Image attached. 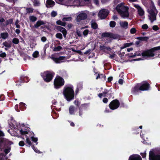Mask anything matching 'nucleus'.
<instances>
[{
	"label": "nucleus",
	"mask_w": 160,
	"mask_h": 160,
	"mask_svg": "<svg viewBox=\"0 0 160 160\" xmlns=\"http://www.w3.org/2000/svg\"><path fill=\"white\" fill-rule=\"evenodd\" d=\"M2 38L5 39L8 36V32H2L0 34Z\"/></svg>",
	"instance_id": "obj_26"
},
{
	"label": "nucleus",
	"mask_w": 160,
	"mask_h": 160,
	"mask_svg": "<svg viewBox=\"0 0 160 160\" xmlns=\"http://www.w3.org/2000/svg\"><path fill=\"white\" fill-rule=\"evenodd\" d=\"M89 30L88 29L85 30L83 32V34L84 36H87Z\"/></svg>",
	"instance_id": "obj_44"
},
{
	"label": "nucleus",
	"mask_w": 160,
	"mask_h": 160,
	"mask_svg": "<svg viewBox=\"0 0 160 160\" xmlns=\"http://www.w3.org/2000/svg\"><path fill=\"white\" fill-rule=\"evenodd\" d=\"M120 103L118 100L116 99L112 101L109 105V108L112 110L118 108L119 106Z\"/></svg>",
	"instance_id": "obj_10"
},
{
	"label": "nucleus",
	"mask_w": 160,
	"mask_h": 160,
	"mask_svg": "<svg viewBox=\"0 0 160 160\" xmlns=\"http://www.w3.org/2000/svg\"><path fill=\"white\" fill-rule=\"evenodd\" d=\"M150 84L147 81H145L135 85L131 90V92L133 95H137L141 91H148L150 89Z\"/></svg>",
	"instance_id": "obj_2"
},
{
	"label": "nucleus",
	"mask_w": 160,
	"mask_h": 160,
	"mask_svg": "<svg viewBox=\"0 0 160 160\" xmlns=\"http://www.w3.org/2000/svg\"><path fill=\"white\" fill-rule=\"evenodd\" d=\"M83 105H84V104H82V107H80L79 108V115L81 117L82 116V115L83 113V111L85 109V108H83L82 107V106Z\"/></svg>",
	"instance_id": "obj_28"
},
{
	"label": "nucleus",
	"mask_w": 160,
	"mask_h": 160,
	"mask_svg": "<svg viewBox=\"0 0 160 160\" xmlns=\"http://www.w3.org/2000/svg\"><path fill=\"white\" fill-rule=\"evenodd\" d=\"M31 139L32 140V141L34 142H36V145H37L38 143V142H37V141L38 140V138H35L34 137H31Z\"/></svg>",
	"instance_id": "obj_39"
},
{
	"label": "nucleus",
	"mask_w": 160,
	"mask_h": 160,
	"mask_svg": "<svg viewBox=\"0 0 160 160\" xmlns=\"http://www.w3.org/2000/svg\"><path fill=\"white\" fill-rule=\"evenodd\" d=\"M20 133L22 135H24L28 134V132L27 131H23L22 129H21L20 131Z\"/></svg>",
	"instance_id": "obj_43"
},
{
	"label": "nucleus",
	"mask_w": 160,
	"mask_h": 160,
	"mask_svg": "<svg viewBox=\"0 0 160 160\" xmlns=\"http://www.w3.org/2000/svg\"><path fill=\"white\" fill-rule=\"evenodd\" d=\"M62 93L67 101L70 102L73 99L75 96L73 86L71 85L65 86L63 89Z\"/></svg>",
	"instance_id": "obj_3"
},
{
	"label": "nucleus",
	"mask_w": 160,
	"mask_h": 160,
	"mask_svg": "<svg viewBox=\"0 0 160 160\" xmlns=\"http://www.w3.org/2000/svg\"><path fill=\"white\" fill-rule=\"evenodd\" d=\"M82 88V85L81 84H78L75 90V94H77L79 90H81Z\"/></svg>",
	"instance_id": "obj_30"
},
{
	"label": "nucleus",
	"mask_w": 160,
	"mask_h": 160,
	"mask_svg": "<svg viewBox=\"0 0 160 160\" xmlns=\"http://www.w3.org/2000/svg\"><path fill=\"white\" fill-rule=\"evenodd\" d=\"M148 12L149 13V17L150 20H156L158 11L156 9L154 3L151 1L148 8Z\"/></svg>",
	"instance_id": "obj_4"
},
{
	"label": "nucleus",
	"mask_w": 160,
	"mask_h": 160,
	"mask_svg": "<svg viewBox=\"0 0 160 160\" xmlns=\"http://www.w3.org/2000/svg\"><path fill=\"white\" fill-rule=\"evenodd\" d=\"M12 42L14 44H18L19 42V39L17 38H14L12 39Z\"/></svg>",
	"instance_id": "obj_36"
},
{
	"label": "nucleus",
	"mask_w": 160,
	"mask_h": 160,
	"mask_svg": "<svg viewBox=\"0 0 160 160\" xmlns=\"http://www.w3.org/2000/svg\"><path fill=\"white\" fill-rule=\"evenodd\" d=\"M33 2L35 6H39L40 4V2L38 0H34Z\"/></svg>",
	"instance_id": "obj_35"
},
{
	"label": "nucleus",
	"mask_w": 160,
	"mask_h": 160,
	"mask_svg": "<svg viewBox=\"0 0 160 160\" xmlns=\"http://www.w3.org/2000/svg\"><path fill=\"white\" fill-rule=\"evenodd\" d=\"M55 74L53 72L47 71L41 72L40 75L45 82H49L52 80Z\"/></svg>",
	"instance_id": "obj_5"
},
{
	"label": "nucleus",
	"mask_w": 160,
	"mask_h": 160,
	"mask_svg": "<svg viewBox=\"0 0 160 160\" xmlns=\"http://www.w3.org/2000/svg\"><path fill=\"white\" fill-rule=\"evenodd\" d=\"M109 91L107 89H105L104 91L102 93H99L98 96L99 98H101L102 96L104 97H108V92Z\"/></svg>",
	"instance_id": "obj_19"
},
{
	"label": "nucleus",
	"mask_w": 160,
	"mask_h": 160,
	"mask_svg": "<svg viewBox=\"0 0 160 160\" xmlns=\"http://www.w3.org/2000/svg\"><path fill=\"white\" fill-rule=\"evenodd\" d=\"M152 28L155 31H157L159 29V27L157 25H154L152 26Z\"/></svg>",
	"instance_id": "obj_48"
},
{
	"label": "nucleus",
	"mask_w": 160,
	"mask_h": 160,
	"mask_svg": "<svg viewBox=\"0 0 160 160\" xmlns=\"http://www.w3.org/2000/svg\"><path fill=\"white\" fill-rule=\"evenodd\" d=\"M128 23L127 22H124L121 23V27L124 29H127L128 28Z\"/></svg>",
	"instance_id": "obj_24"
},
{
	"label": "nucleus",
	"mask_w": 160,
	"mask_h": 160,
	"mask_svg": "<svg viewBox=\"0 0 160 160\" xmlns=\"http://www.w3.org/2000/svg\"><path fill=\"white\" fill-rule=\"evenodd\" d=\"M116 9L117 11L120 14V5L118 4L116 7Z\"/></svg>",
	"instance_id": "obj_47"
},
{
	"label": "nucleus",
	"mask_w": 160,
	"mask_h": 160,
	"mask_svg": "<svg viewBox=\"0 0 160 160\" xmlns=\"http://www.w3.org/2000/svg\"><path fill=\"white\" fill-rule=\"evenodd\" d=\"M62 49V48L60 46H58L55 47L53 49V51L55 52H58L60 51Z\"/></svg>",
	"instance_id": "obj_33"
},
{
	"label": "nucleus",
	"mask_w": 160,
	"mask_h": 160,
	"mask_svg": "<svg viewBox=\"0 0 160 160\" xmlns=\"http://www.w3.org/2000/svg\"><path fill=\"white\" fill-rule=\"evenodd\" d=\"M26 12L28 13H32L33 12V9L32 8H27L26 9Z\"/></svg>",
	"instance_id": "obj_42"
},
{
	"label": "nucleus",
	"mask_w": 160,
	"mask_h": 160,
	"mask_svg": "<svg viewBox=\"0 0 160 160\" xmlns=\"http://www.w3.org/2000/svg\"><path fill=\"white\" fill-rule=\"evenodd\" d=\"M101 36L103 37H105L109 38L114 39H117L119 37V36L117 34L109 33L108 32H105L102 33Z\"/></svg>",
	"instance_id": "obj_11"
},
{
	"label": "nucleus",
	"mask_w": 160,
	"mask_h": 160,
	"mask_svg": "<svg viewBox=\"0 0 160 160\" xmlns=\"http://www.w3.org/2000/svg\"><path fill=\"white\" fill-rule=\"evenodd\" d=\"M56 23L57 24L61 26L65 27L66 25V23L64 22H62L61 21H57Z\"/></svg>",
	"instance_id": "obj_32"
},
{
	"label": "nucleus",
	"mask_w": 160,
	"mask_h": 160,
	"mask_svg": "<svg viewBox=\"0 0 160 160\" xmlns=\"http://www.w3.org/2000/svg\"><path fill=\"white\" fill-rule=\"evenodd\" d=\"M13 142L9 140L4 138H0V149L1 151L3 149L5 155L3 153H0V160H7V158L5 157L6 155L10 152L11 150V145Z\"/></svg>",
	"instance_id": "obj_1"
},
{
	"label": "nucleus",
	"mask_w": 160,
	"mask_h": 160,
	"mask_svg": "<svg viewBox=\"0 0 160 160\" xmlns=\"http://www.w3.org/2000/svg\"><path fill=\"white\" fill-rule=\"evenodd\" d=\"M136 56V54H133L132 53L128 54V57L130 58H134Z\"/></svg>",
	"instance_id": "obj_55"
},
{
	"label": "nucleus",
	"mask_w": 160,
	"mask_h": 160,
	"mask_svg": "<svg viewBox=\"0 0 160 160\" xmlns=\"http://www.w3.org/2000/svg\"><path fill=\"white\" fill-rule=\"evenodd\" d=\"M16 85L19 88L20 86H21L22 84H23L22 83V81L20 78L19 80H17L16 82Z\"/></svg>",
	"instance_id": "obj_31"
},
{
	"label": "nucleus",
	"mask_w": 160,
	"mask_h": 160,
	"mask_svg": "<svg viewBox=\"0 0 160 160\" xmlns=\"http://www.w3.org/2000/svg\"><path fill=\"white\" fill-rule=\"evenodd\" d=\"M75 110V108L74 106L71 105L70 106L69 109V111L70 114H74V112Z\"/></svg>",
	"instance_id": "obj_22"
},
{
	"label": "nucleus",
	"mask_w": 160,
	"mask_h": 160,
	"mask_svg": "<svg viewBox=\"0 0 160 160\" xmlns=\"http://www.w3.org/2000/svg\"><path fill=\"white\" fill-rule=\"evenodd\" d=\"M18 144L20 146L22 147L24 145L25 143L23 141H21L19 142Z\"/></svg>",
	"instance_id": "obj_51"
},
{
	"label": "nucleus",
	"mask_w": 160,
	"mask_h": 160,
	"mask_svg": "<svg viewBox=\"0 0 160 160\" xmlns=\"http://www.w3.org/2000/svg\"><path fill=\"white\" fill-rule=\"evenodd\" d=\"M102 102L104 103H106L108 102V100L107 98H105L103 99Z\"/></svg>",
	"instance_id": "obj_59"
},
{
	"label": "nucleus",
	"mask_w": 160,
	"mask_h": 160,
	"mask_svg": "<svg viewBox=\"0 0 160 160\" xmlns=\"http://www.w3.org/2000/svg\"><path fill=\"white\" fill-rule=\"evenodd\" d=\"M137 30L135 28H132L130 30V32L132 34L135 33L137 32Z\"/></svg>",
	"instance_id": "obj_41"
},
{
	"label": "nucleus",
	"mask_w": 160,
	"mask_h": 160,
	"mask_svg": "<svg viewBox=\"0 0 160 160\" xmlns=\"http://www.w3.org/2000/svg\"><path fill=\"white\" fill-rule=\"evenodd\" d=\"M45 24L42 21H38L34 25V27L36 28H38L41 25Z\"/></svg>",
	"instance_id": "obj_23"
},
{
	"label": "nucleus",
	"mask_w": 160,
	"mask_h": 160,
	"mask_svg": "<svg viewBox=\"0 0 160 160\" xmlns=\"http://www.w3.org/2000/svg\"><path fill=\"white\" fill-rule=\"evenodd\" d=\"M140 154L142 156L143 158H146V151H145L143 153H142V152L140 153Z\"/></svg>",
	"instance_id": "obj_49"
},
{
	"label": "nucleus",
	"mask_w": 160,
	"mask_h": 160,
	"mask_svg": "<svg viewBox=\"0 0 160 160\" xmlns=\"http://www.w3.org/2000/svg\"><path fill=\"white\" fill-rule=\"evenodd\" d=\"M55 28L56 30L62 32L64 38L66 37L67 34V31L65 28L58 26H56Z\"/></svg>",
	"instance_id": "obj_14"
},
{
	"label": "nucleus",
	"mask_w": 160,
	"mask_h": 160,
	"mask_svg": "<svg viewBox=\"0 0 160 160\" xmlns=\"http://www.w3.org/2000/svg\"><path fill=\"white\" fill-rule=\"evenodd\" d=\"M54 88L59 89L62 87L65 83V81L63 78L57 75L54 81Z\"/></svg>",
	"instance_id": "obj_7"
},
{
	"label": "nucleus",
	"mask_w": 160,
	"mask_h": 160,
	"mask_svg": "<svg viewBox=\"0 0 160 160\" xmlns=\"http://www.w3.org/2000/svg\"><path fill=\"white\" fill-rule=\"evenodd\" d=\"M55 4V2L52 0H47L46 5L48 8L53 7Z\"/></svg>",
	"instance_id": "obj_20"
},
{
	"label": "nucleus",
	"mask_w": 160,
	"mask_h": 160,
	"mask_svg": "<svg viewBox=\"0 0 160 160\" xmlns=\"http://www.w3.org/2000/svg\"><path fill=\"white\" fill-rule=\"evenodd\" d=\"M91 51V49H89L88 50L84 52L85 54H88Z\"/></svg>",
	"instance_id": "obj_64"
},
{
	"label": "nucleus",
	"mask_w": 160,
	"mask_h": 160,
	"mask_svg": "<svg viewBox=\"0 0 160 160\" xmlns=\"http://www.w3.org/2000/svg\"><path fill=\"white\" fill-rule=\"evenodd\" d=\"M142 28L143 29H147L148 28V26L147 24H144L142 26Z\"/></svg>",
	"instance_id": "obj_53"
},
{
	"label": "nucleus",
	"mask_w": 160,
	"mask_h": 160,
	"mask_svg": "<svg viewBox=\"0 0 160 160\" xmlns=\"http://www.w3.org/2000/svg\"><path fill=\"white\" fill-rule=\"evenodd\" d=\"M159 50H160V46L155 47L149 50L143 51L142 53V56L143 57H153L155 56L154 52Z\"/></svg>",
	"instance_id": "obj_6"
},
{
	"label": "nucleus",
	"mask_w": 160,
	"mask_h": 160,
	"mask_svg": "<svg viewBox=\"0 0 160 160\" xmlns=\"http://www.w3.org/2000/svg\"><path fill=\"white\" fill-rule=\"evenodd\" d=\"M65 56H59L58 58L52 57V59L56 63H58L62 62V61L65 60Z\"/></svg>",
	"instance_id": "obj_16"
},
{
	"label": "nucleus",
	"mask_w": 160,
	"mask_h": 160,
	"mask_svg": "<svg viewBox=\"0 0 160 160\" xmlns=\"http://www.w3.org/2000/svg\"><path fill=\"white\" fill-rule=\"evenodd\" d=\"M14 93L13 91H11L9 92H8V95L9 97H12L14 96Z\"/></svg>",
	"instance_id": "obj_46"
},
{
	"label": "nucleus",
	"mask_w": 160,
	"mask_h": 160,
	"mask_svg": "<svg viewBox=\"0 0 160 160\" xmlns=\"http://www.w3.org/2000/svg\"><path fill=\"white\" fill-rule=\"evenodd\" d=\"M113 79L112 77H108V81L109 82H111L112 81Z\"/></svg>",
	"instance_id": "obj_63"
},
{
	"label": "nucleus",
	"mask_w": 160,
	"mask_h": 160,
	"mask_svg": "<svg viewBox=\"0 0 160 160\" xmlns=\"http://www.w3.org/2000/svg\"><path fill=\"white\" fill-rule=\"evenodd\" d=\"M99 48L100 50L101 51H102L104 52H106L107 51L111 52L112 50L111 48L110 47H107L104 45H100Z\"/></svg>",
	"instance_id": "obj_18"
},
{
	"label": "nucleus",
	"mask_w": 160,
	"mask_h": 160,
	"mask_svg": "<svg viewBox=\"0 0 160 160\" xmlns=\"http://www.w3.org/2000/svg\"><path fill=\"white\" fill-rule=\"evenodd\" d=\"M29 18L30 19V20H36V19H37V18L36 17H34L33 16H31Z\"/></svg>",
	"instance_id": "obj_60"
},
{
	"label": "nucleus",
	"mask_w": 160,
	"mask_h": 160,
	"mask_svg": "<svg viewBox=\"0 0 160 160\" xmlns=\"http://www.w3.org/2000/svg\"><path fill=\"white\" fill-rule=\"evenodd\" d=\"M125 3H121V16L123 18H126L128 17V7L124 6Z\"/></svg>",
	"instance_id": "obj_9"
},
{
	"label": "nucleus",
	"mask_w": 160,
	"mask_h": 160,
	"mask_svg": "<svg viewBox=\"0 0 160 160\" xmlns=\"http://www.w3.org/2000/svg\"><path fill=\"white\" fill-rule=\"evenodd\" d=\"M109 13L108 11L106 9H102L98 13V16L101 19H105Z\"/></svg>",
	"instance_id": "obj_12"
},
{
	"label": "nucleus",
	"mask_w": 160,
	"mask_h": 160,
	"mask_svg": "<svg viewBox=\"0 0 160 160\" xmlns=\"http://www.w3.org/2000/svg\"><path fill=\"white\" fill-rule=\"evenodd\" d=\"M155 150H152L149 151V160H160V149Z\"/></svg>",
	"instance_id": "obj_8"
},
{
	"label": "nucleus",
	"mask_w": 160,
	"mask_h": 160,
	"mask_svg": "<svg viewBox=\"0 0 160 160\" xmlns=\"http://www.w3.org/2000/svg\"><path fill=\"white\" fill-rule=\"evenodd\" d=\"M74 104L76 105L77 107H79L80 105V103L77 100H75L74 102Z\"/></svg>",
	"instance_id": "obj_54"
},
{
	"label": "nucleus",
	"mask_w": 160,
	"mask_h": 160,
	"mask_svg": "<svg viewBox=\"0 0 160 160\" xmlns=\"http://www.w3.org/2000/svg\"><path fill=\"white\" fill-rule=\"evenodd\" d=\"M55 36L57 38H59L60 39H62V35L61 33H57Z\"/></svg>",
	"instance_id": "obj_37"
},
{
	"label": "nucleus",
	"mask_w": 160,
	"mask_h": 160,
	"mask_svg": "<svg viewBox=\"0 0 160 160\" xmlns=\"http://www.w3.org/2000/svg\"><path fill=\"white\" fill-rule=\"evenodd\" d=\"M110 27L113 28L115 27L116 22L114 21H111L109 24Z\"/></svg>",
	"instance_id": "obj_38"
},
{
	"label": "nucleus",
	"mask_w": 160,
	"mask_h": 160,
	"mask_svg": "<svg viewBox=\"0 0 160 160\" xmlns=\"http://www.w3.org/2000/svg\"><path fill=\"white\" fill-rule=\"evenodd\" d=\"M39 55V52L38 51H35L34 52L32 56L34 58H37Z\"/></svg>",
	"instance_id": "obj_40"
},
{
	"label": "nucleus",
	"mask_w": 160,
	"mask_h": 160,
	"mask_svg": "<svg viewBox=\"0 0 160 160\" xmlns=\"http://www.w3.org/2000/svg\"><path fill=\"white\" fill-rule=\"evenodd\" d=\"M6 54L5 52H3L0 54V57L2 58L5 57L6 56Z\"/></svg>",
	"instance_id": "obj_56"
},
{
	"label": "nucleus",
	"mask_w": 160,
	"mask_h": 160,
	"mask_svg": "<svg viewBox=\"0 0 160 160\" xmlns=\"http://www.w3.org/2000/svg\"><path fill=\"white\" fill-rule=\"evenodd\" d=\"M72 18L70 17H64L63 19L62 20H71Z\"/></svg>",
	"instance_id": "obj_62"
},
{
	"label": "nucleus",
	"mask_w": 160,
	"mask_h": 160,
	"mask_svg": "<svg viewBox=\"0 0 160 160\" xmlns=\"http://www.w3.org/2000/svg\"><path fill=\"white\" fill-rule=\"evenodd\" d=\"M128 160H142V159L139 155L133 154L129 156Z\"/></svg>",
	"instance_id": "obj_15"
},
{
	"label": "nucleus",
	"mask_w": 160,
	"mask_h": 160,
	"mask_svg": "<svg viewBox=\"0 0 160 160\" xmlns=\"http://www.w3.org/2000/svg\"><path fill=\"white\" fill-rule=\"evenodd\" d=\"M25 105V104L24 103L21 102L19 103V106L18 105H16L15 106V108L17 111L19 112L20 111V110L18 109V108H19L21 110L23 111L24 110L26 109V108Z\"/></svg>",
	"instance_id": "obj_13"
},
{
	"label": "nucleus",
	"mask_w": 160,
	"mask_h": 160,
	"mask_svg": "<svg viewBox=\"0 0 160 160\" xmlns=\"http://www.w3.org/2000/svg\"><path fill=\"white\" fill-rule=\"evenodd\" d=\"M101 79L103 80H106V77L104 74H101Z\"/></svg>",
	"instance_id": "obj_50"
},
{
	"label": "nucleus",
	"mask_w": 160,
	"mask_h": 160,
	"mask_svg": "<svg viewBox=\"0 0 160 160\" xmlns=\"http://www.w3.org/2000/svg\"><path fill=\"white\" fill-rule=\"evenodd\" d=\"M133 44L132 42H130L129 43H126L124 44V47H128Z\"/></svg>",
	"instance_id": "obj_52"
},
{
	"label": "nucleus",
	"mask_w": 160,
	"mask_h": 160,
	"mask_svg": "<svg viewBox=\"0 0 160 160\" xmlns=\"http://www.w3.org/2000/svg\"><path fill=\"white\" fill-rule=\"evenodd\" d=\"M93 21H92L91 22V28L94 29H96L98 28V25L95 22H93Z\"/></svg>",
	"instance_id": "obj_27"
},
{
	"label": "nucleus",
	"mask_w": 160,
	"mask_h": 160,
	"mask_svg": "<svg viewBox=\"0 0 160 160\" xmlns=\"http://www.w3.org/2000/svg\"><path fill=\"white\" fill-rule=\"evenodd\" d=\"M41 40L43 42H45L47 40V38L45 37H42L41 38Z\"/></svg>",
	"instance_id": "obj_61"
},
{
	"label": "nucleus",
	"mask_w": 160,
	"mask_h": 160,
	"mask_svg": "<svg viewBox=\"0 0 160 160\" xmlns=\"http://www.w3.org/2000/svg\"><path fill=\"white\" fill-rule=\"evenodd\" d=\"M2 44L5 47L9 48H11L12 47L11 43H8V42L6 41L4 42Z\"/></svg>",
	"instance_id": "obj_29"
},
{
	"label": "nucleus",
	"mask_w": 160,
	"mask_h": 160,
	"mask_svg": "<svg viewBox=\"0 0 160 160\" xmlns=\"http://www.w3.org/2000/svg\"><path fill=\"white\" fill-rule=\"evenodd\" d=\"M20 78L22 81V83H24L25 82H28L29 81V78L27 77L22 76Z\"/></svg>",
	"instance_id": "obj_25"
},
{
	"label": "nucleus",
	"mask_w": 160,
	"mask_h": 160,
	"mask_svg": "<svg viewBox=\"0 0 160 160\" xmlns=\"http://www.w3.org/2000/svg\"><path fill=\"white\" fill-rule=\"evenodd\" d=\"M87 18V14L84 12L81 13L79 14L77 17V20H84L86 19Z\"/></svg>",
	"instance_id": "obj_17"
},
{
	"label": "nucleus",
	"mask_w": 160,
	"mask_h": 160,
	"mask_svg": "<svg viewBox=\"0 0 160 160\" xmlns=\"http://www.w3.org/2000/svg\"><path fill=\"white\" fill-rule=\"evenodd\" d=\"M138 14L141 16H142L144 14V12L141 8L138 9Z\"/></svg>",
	"instance_id": "obj_34"
},
{
	"label": "nucleus",
	"mask_w": 160,
	"mask_h": 160,
	"mask_svg": "<svg viewBox=\"0 0 160 160\" xmlns=\"http://www.w3.org/2000/svg\"><path fill=\"white\" fill-rule=\"evenodd\" d=\"M26 143H27L29 146L32 145V142L28 138H27L26 140Z\"/></svg>",
	"instance_id": "obj_45"
},
{
	"label": "nucleus",
	"mask_w": 160,
	"mask_h": 160,
	"mask_svg": "<svg viewBox=\"0 0 160 160\" xmlns=\"http://www.w3.org/2000/svg\"><path fill=\"white\" fill-rule=\"evenodd\" d=\"M19 22V21H16L15 22V24L16 27L18 28H20V26L18 24Z\"/></svg>",
	"instance_id": "obj_58"
},
{
	"label": "nucleus",
	"mask_w": 160,
	"mask_h": 160,
	"mask_svg": "<svg viewBox=\"0 0 160 160\" xmlns=\"http://www.w3.org/2000/svg\"><path fill=\"white\" fill-rule=\"evenodd\" d=\"M57 14V12L54 11H53L51 14V15L52 17H55L56 16Z\"/></svg>",
	"instance_id": "obj_57"
},
{
	"label": "nucleus",
	"mask_w": 160,
	"mask_h": 160,
	"mask_svg": "<svg viewBox=\"0 0 160 160\" xmlns=\"http://www.w3.org/2000/svg\"><path fill=\"white\" fill-rule=\"evenodd\" d=\"M136 39L142 41L147 42L149 39V37H139L136 38Z\"/></svg>",
	"instance_id": "obj_21"
}]
</instances>
